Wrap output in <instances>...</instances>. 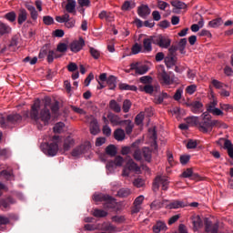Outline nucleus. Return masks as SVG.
<instances>
[{
	"label": "nucleus",
	"instance_id": "1",
	"mask_svg": "<svg viewBox=\"0 0 233 233\" xmlns=\"http://www.w3.org/2000/svg\"><path fill=\"white\" fill-rule=\"evenodd\" d=\"M39 110H41V100L36 99L31 106L30 117L35 121L38 128H43V127H46L50 123L51 115L50 110L46 107L40 111V115Z\"/></svg>",
	"mask_w": 233,
	"mask_h": 233
},
{
	"label": "nucleus",
	"instance_id": "2",
	"mask_svg": "<svg viewBox=\"0 0 233 233\" xmlns=\"http://www.w3.org/2000/svg\"><path fill=\"white\" fill-rule=\"evenodd\" d=\"M216 128H228V126L221 120L212 119V116L208 113L204 112L200 116V122L198 124V130L202 134H210L212 130Z\"/></svg>",
	"mask_w": 233,
	"mask_h": 233
},
{
	"label": "nucleus",
	"instance_id": "3",
	"mask_svg": "<svg viewBox=\"0 0 233 233\" xmlns=\"http://www.w3.org/2000/svg\"><path fill=\"white\" fill-rule=\"evenodd\" d=\"M59 145H61V137L59 136H54L50 142L46 144V147L43 149L44 154L54 157L57 156L59 152Z\"/></svg>",
	"mask_w": 233,
	"mask_h": 233
},
{
	"label": "nucleus",
	"instance_id": "4",
	"mask_svg": "<svg viewBox=\"0 0 233 233\" xmlns=\"http://www.w3.org/2000/svg\"><path fill=\"white\" fill-rule=\"evenodd\" d=\"M23 119V116L19 114H11L6 116V118L0 115V125L2 128H8L10 125H15V123H19Z\"/></svg>",
	"mask_w": 233,
	"mask_h": 233
},
{
	"label": "nucleus",
	"instance_id": "5",
	"mask_svg": "<svg viewBox=\"0 0 233 233\" xmlns=\"http://www.w3.org/2000/svg\"><path fill=\"white\" fill-rule=\"evenodd\" d=\"M47 56V62L54 63V59L61 57V55L57 54V51L50 49L48 46H44L38 55L39 59H45Z\"/></svg>",
	"mask_w": 233,
	"mask_h": 233
},
{
	"label": "nucleus",
	"instance_id": "6",
	"mask_svg": "<svg viewBox=\"0 0 233 233\" xmlns=\"http://www.w3.org/2000/svg\"><path fill=\"white\" fill-rule=\"evenodd\" d=\"M130 172L141 174V167H139L133 159H130L124 167L122 172L123 177H128V176H130Z\"/></svg>",
	"mask_w": 233,
	"mask_h": 233
},
{
	"label": "nucleus",
	"instance_id": "7",
	"mask_svg": "<svg viewBox=\"0 0 233 233\" xmlns=\"http://www.w3.org/2000/svg\"><path fill=\"white\" fill-rule=\"evenodd\" d=\"M168 177L164 176H158L155 178L153 182V190L154 192H157L159 190V186L161 185L162 190H168Z\"/></svg>",
	"mask_w": 233,
	"mask_h": 233
},
{
	"label": "nucleus",
	"instance_id": "8",
	"mask_svg": "<svg viewBox=\"0 0 233 233\" xmlns=\"http://www.w3.org/2000/svg\"><path fill=\"white\" fill-rule=\"evenodd\" d=\"M130 70H135L137 76H144L150 70V67L147 64L137 62L130 65Z\"/></svg>",
	"mask_w": 233,
	"mask_h": 233
},
{
	"label": "nucleus",
	"instance_id": "9",
	"mask_svg": "<svg viewBox=\"0 0 233 233\" xmlns=\"http://www.w3.org/2000/svg\"><path fill=\"white\" fill-rule=\"evenodd\" d=\"M154 45H157L160 48H168L172 45V40L168 36L158 35L155 36Z\"/></svg>",
	"mask_w": 233,
	"mask_h": 233
},
{
	"label": "nucleus",
	"instance_id": "10",
	"mask_svg": "<svg viewBox=\"0 0 233 233\" xmlns=\"http://www.w3.org/2000/svg\"><path fill=\"white\" fill-rule=\"evenodd\" d=\"M158 77L162 81L163 85H171L172 79L170 78V75L167 73L164 66H159L158 69Z\"/></svg>",
	"mask_w": 233,
	"mask_h": 233
},
{
	"label": "nucleus",
	"instance_id": "11",
	"mask_svg": "<svg viewBox=\"0 0 233 233\" xmlns=\"http://www.w3.org/2000/svg\"><path fill=\"white\" fill-rule=\"evenodd\" d=\"M185 207H188V203L184 202L183 200H175L172 202L167 200V203L166 204V208H167V210L185 208Z\"/></svg>",
	"mask_w": 233,
	"mask_h": 233
},
{
	"label": "nucleus",
	"instance_id": "12",
	"mask_svg": "<svg viewBox=\"0 0 233 233\" xmlns=\"http://www.w3.org/2000/svg\"><path fill=\"white\" fill-rule=\"evenodd\" d=\"M156 41V36H149L143 39L142 52L148 54L152 51V43Z\"/></svg>",
	"mask_w": 233,
	"mask_h": 233
},
{
	"label": "nucleus",
	"instance_id": "13",
	"mask_svg": "<svg viewBox=\"0 0 233 233\" xmlns=\"http://www.w3.org/2000/svg\"><path fill=\"white\" fill-rule=\"evenodd\" d=\"M123 163H125V159L121 156H117L115 158V161L107 162L106 168L112 172L116 167H123Z\"/></svg>",
	"mask_w": 233,
	"mask_h": 233
},
{
	"label": "nucleus",
	"instance_id": "14",
	"mask_svg": "<svg viewBox=\"0 0 233 233\" xmlns=\"http://www.w3.org/2000/svg\"><path fill=\"white\" fill-rule=\"evenodd\" d=\"M83 46H85V40H83V38H79L78 40H75L69 44L71 52H74L75 54L80 52V50L83 49Z\"/></svg>",
	"mask_w": 233,
	"mask_h": 233
},
{
	"label": "nucleus",
	"instance_id": "15",
	"mask_svg": "<svg viewBox=\"0 0 233 233\" xmlns=\"http://www.w3.org/2000/svg\"><path fill=\"white\" fill-rule=\"evenodd\" d=\"M89 130L92 136H97L99 134V124L97 123V119L94 118V116L89 117Z\"/></svg>",
	"mask_w": 233,
	"mask_h": 233
},
{
	"label": "nucleus",
	"instance_id": "16",
	"mask_svg": "<svg viewBox=\"0 0 233 233\" xmlns=\"http://www.w3.org/2000/svg\"><path fill=\"white\" fill-rule=\"evenodd\" d=\"M107 119H109L113 127L122 126L125 121V120H121V117H119V116L117 115H115L114 113H108Z\"/></svg>",
	"mask_w": 233,
	"mask_h": 233
},
{
	"label": "nucleus",
	"instance_id": "17",
	"mask_svg": "<svg viewBox=\"0 0 233 233\" xmlns=\"http://www.w3.org/2000/svg\"><path fill=\"white\" fill-rule=\"evenodd\" d=\"M205 228H206V232L208 233H218V230H219V224L218 223L212 224V221L206 219Z\"/></svg>",
	"mask_w": 233,
	"mask_h": 233
},
{
	"label": "nucleus",
	"instance_id": "18",
	"mask_svg": "<svg viewBox=\"0 0 233 233\" xmlns=\"http://www.w3.org/2000/svg\"><path fill=\"white\" fill-rule=\"evenodd\" d=\"M90 149V144L82 145L79 147H76L73 150L72 156L74 157H78V156H81V154H86L87 150Z\"/></svg>",
	"mask_w": 233,
	"mask_h": 233
},
{
	"label": "nucleus",
	"instance_id": "19",
	"mask_svg": "<svg viewBox=\"0 0 233 233\" xmlns=\"http://www.w3.org/2000/svg\"><path fill=\"white\" fill-rule=\"evenodd\" d=\"M150 12V7H148V5H142L137 8V14L139 17H142V19H147Z\"/></svg>",
	"mask_w": 233,
	"mask_h": 233
},
{
	"label": "nucleus",
	"instance_id": "20",
	"mask_svg": "<svg viewBox=\"0 0 233 233\" xmlns=\"http://www.w3.org/2000/svg\"><path fill=\"white\" fill-rule=\"evenodd\" d=\"M167 203H168V200L167 199H164L162 201L156 199L151 203L150 208L152 210H159V208H163V207L167 208Z\"/></svg>",
	"mask_w": 233,
	"mask_h": 233
},
{
	"label": "nucleus",
	"instance_id": "21",
	"mask_svg": "<svg viewBox=\"0 0 233 233\" xmlns=\"http://www.w3.org/2000/svg\"><path fill=\"white\" fill-rule=\"evenodd\" d=\"M167 223L164 221H157L155 226H153V232L159 233V232H167Z\"/></svg>",
	"mask_w": 233,
	"mask_h": 233
},
{
	"label": "nucleus",
	"instance_id": "22",
	"mask_svg": "<svg viewBox=\"0 0 233 233\" xmlns=\"http://www.w3.org/2000/svg\"><path fill=\"white\" fill-rule=\"evenodd\" d=\"M190 108H191V112H193V114H201V112H203V103L199 102V101H195L193 103H191L189 105Z\"/></svg>",
	"mask_w": 233,
	"mask_h": 233
},
{
	"label": "nucleus",
	"instance_id": "23",
	"mask_svg": "<svg viewBox=\"0 0 233 233\" xmlns=\"http://www.w3.org/2000/svg\"><path fill=\"white\" fill-rule=\"evenodd\" d=\"M191 220L194 230H199L203 227V221H201L199 215H193Z\"/></svg>",
	"mask_w": 233,
	"mask_h": 233
},
{
	"label": "nucleus",
	"instance_id": "24",
	"mask_svg": "<svg viewBox=\"0 0 233 233\" xmlns=\"http://www.w3.org/2000/svg\"><path fill=\"white\" fill-rule=\"evenodd\" d=\"M93 199L94 201H96V203L99 201H112V197L108 196V195H105L103 193H99V194H95L93 196Z\"/></svg>",
	"mask_w": 233,
	"mask_h": 233
},
{
	"label": "nucleus",
	"instance_id": "25",
	"mask_svg": "<svg viewBox=\"0 0 233 233\" xmlns=\"http://www.w3.org/2000/svg\"><path fill=\"white\" fill-rule=\"evenodd\" d=\"M186 121L190 127H197L199 128V122L201 121V118L198 116H188L187 117Z\"/></svg>",
	"mask_w": 233,
	"mask_h": 233
},
{
	"label": "nucleus",
	"instance_id": "26",
	"mask_svg": "<svg viewBox=\"0 0 233 233\" xmlns=\"http://www.w3.org/2000/svg\"><path fill=\"white\" fill-rule=\"evenodd\" d=\"M134 8H136V3H134V1H125L121 10H123V12H128Z\"/></svg>",
	"mask_w": 233,
	"mask_h": 233
},
{
	"label": "nucleus",
	"instance_id": "27",
	"mask_svg": "<svg viewBox=\"0 0 233 233\" xmlns=\"http://www.w3.org/2000/svg\"><path fill=\"white\" fill-rule=\"evenodd\" d=\"M28 18V13L25 9H20L18 13V25H23Z\"/></svg>",
	"mask_w": 233,
	"mask_h": 233
},
{
	"label": "nucleus",
	"instance_id": "28",
	"mask_svg": "<svg viewBox=\"0 0 233 233\" xmlns=\"http://www.w3.org/2000/svg\"><path fill=\"white\" fill-rule=\"evenodd\" d=\"M114 137L116 141H124L126 135L125 130L118 128L114 132Z\"/></svg>",
	"mask_w": 233,
	"mask_h": 233
},
{
	"label": "nucleus",
	"instance_id": "29",
	"mask_svg": "<svg viewBox=\"0 0 233 233\" xmlns=\"http://www.w3.org/2000/svg\"><path fill=\"white\" fill-rule=\"evenodd\" d=\"M76 0H67V4L66 5V10L68 14H74L76 12Z\"/></svg>",
	"mask_w": 233,
	"mask_h": 233
},
{
	"label": "nucleus",
	"instance_id": "30",
	"mask_svg": "<svg viewBox=\"0 0 233 233\" xmlns=\"http://www.w3.org/2000/svg\"><path fill=\"white\" fill-rule=\"evenodd\" d=\"M221 25H223L222 18H215L208 22V26H210V28H219Z\"/></svg>",
	"mask_w": 233,
	"mask_h": 233
},
{
	"label": "nucleus",
	"instance_id": "31",
	"mask_svg": "<svg viewBox=\"0 0 233 233\" xmlns=\"http://www.w3.org/2000/svg\"><path fill=\"white\" fill-rule=\"evenodd\" d=\"M109 108L116 114H119V112H121V106L116 100H111L109 102Z\"/></svg>",
	"mask_w": 233,
	"mask_h": 233
},
{
	"label": "nucleus",
	"instance_id": "32",
	"mask_svg": "<svg viewBox=\"0 0 233 233\" xmlns=\"http://www.w3.org/2000/svg\"><path fill=\"white\" fill-rule=\"evenodd\" d=\"M118 88H120V90H130L131 92H136L137 90V86H130L127 83H120Z\"/></svg>",
	"mask_w": 233,
	"mask_h": 233
},
{
	"label": "nucleus",
	"instance_id": "33",
	"mask_svg": "<svg viewBox=\"0 0 233 233\" xmlns=\"http://www.w3.org/2000/svg\"><path fill=\"white\" fill-rule=\"evenodd\" d=\"M99 19H106V21H112L114 19V15L110 12L102 11L98 15Z\"/></svg>",
	"mask_w": 233,
	"mask_h": 233
},
{
	"label": "nucleus",
	"instance_id": "34",
	"mask_svg": "<svg viewBox=\"0 0 233 233\" xmlns=\"http://www.w3.org/2000/svg\"><path fill=\"white\" fill-rule=\"evenodd\" d=\"M165 65L167 68H172V66H176V57L174 56H166L164 58Z\"/></svg>",
	"mask_w": 233,
	"mask_h": 233
},
{
	"label": "nucleus",
	"instance_id": "35",
	"mask_svg": "<svg viewBox=\"0 0 233 233\" xmlns=\"http://www.w3.org/2000/svg\"><path fill=\"white\" fill-rule=\"evenodd\" d=\"M106 153L107 154V156L114 157V156L117 154V148L114 145H109L106 147Z\"/></svg>",
	"mask_w": 233,
	"mask_h": 233
},
{
	"label": "nucleus",
	"instance_id": "36",
	"mask_svg": "<svg viewBox=\"0 0 233 233\" xmlns=\"http://www.w3.org/2000/svg\"><path fill=\"white\" fill-rule=\"evenodd\" d=\"M26 8L30 13L33 21H36L37 17L39 16V14H37V10H35V7L34 5H27Z\"/></svg>",
	"mask_w": 233,
	"mask_h": 233
},
{
	"label": "nucleus",
	"instance_id": "37",
	"mask_svg": "<svg viewBox=\"0 0 233 233\" xmlns=\"http://www.w3.org/2000/svg\"><path fill=\"white\" fill-rule=\"evenodd\" d=\"M10 32H12L11 26L5 24L0 23V35H5V34H10Z\"/></svg>",
	"mask_w": 233,
	"mask_h": 233
},
{
	"label": "nucleus",
	"instance_id": "38",
	"mask_svg": "<svg viewBox=\"0 0 233 233\" xmlns=\"http://www.w3.org/2000/svg\"><path fill=\"white\" fill-rule=\"evenodd\" d=\"M171 5L172 6H174V8H177L178 10H185V8H187V4L179 0H175L171 2Z\"/></svg>",
	"mask_w": 233,
	"mask_h": 233
},
{
	"label": "nucleus",
	"instance_id": "39",
	"mask_svg": "<svg viewBox=\"0 0 233 233\" xmlns=\"http://www.w3.org/2000/svg\"><path fill=\"white\" fill-rule=\"evenodd\" d=\"M71 147H74V139L70 137H67L64 142V149L70 150Z\"/></svg>",
	"mask_w": 233,
	"mask_h": 233
},
{
	"label": "nucleus",
	"instance_id": "40",
	"mask_svg": "<svg viewBox=\"0 0 233 233\" xmlns=\"http://www.w3.org/2000/svg\"><path fill=\"white\" fill-rule=\"evenodd\" d=\"M143 156L145 157V160L150 163V159H152V151H150V148L144 147L143 148Z\"/></svg>",
	"mask_w": 233,
	"mask_h": 233
},
{
	"label": "nucleus",
	"instance_id": "41",
	"mask_svg": "<svg viewBox=\"0 0 233 233\" xmlns=\"http://www.w3.org/2000/svg\"><path fill=\"white\" fill-rule=\"evenodd\" d=\"M148 136L150 139H152L155 142V146L157 147V144L156 143V140L157 139V133L156 132V127L149 128Z\"/></svg>",
	"mask_w": 233,
	"mask_h": 233
},
{
	"label": "nucleus",
	"instance_id": "42",
	"mask_svg": "<svg viewBox=\"0 0 233 233\" xmlns=\"http://www.w3.org/2000/svg\"><path fill=\"white\" fill-rule=\"evenodd\" d=\"M65 130V123L63 122H58L55 125L54 127V132L56 134H61Z\"/></svg>",
	"mask_w": 233,
	"mask_h": 233
},
{
	"label": "nucleus",
	"instance_id": "43",
	"mask_svg": "<svg viewBox=\"0 0 233 233\" xmlns=\"http://www.w3.org/2000/svg\"><path fill=\"white\" fill-rule=\"evenodd\" d=\"M93 216H95V218H106V216H108V213L103 209H95L93 212Z\"/></svg>",
	"mask_w": 233,
	"mask_h": 233
},
{
	"label": "nucleus",
	"instance_id": "44",
	"mask_svg": "<svg viewBox=\"0 0 233 233\" xmlns=\"http://www.w3.org/2000/svg\"><path fill=\"white\" fill-rule=\"evenodd\" d=\"M123 125H127L126 133L132 134V130L134 129V124L130 120H124Z\"/></svg>",
	"mask_w": 233,
	"mask_h": 233
},
{
	"label": "nucleus",
	"instance_id": "45",
	"mask_svg": "<svg viewBox=\"0 0 233 233\" xmlns=\"http://www.w3.org/2000/svg\"><path fill=\"white\" fill-rule=\"evenodd\" d=\"M106 83L109 86V90H114V88H116V76H110L107 78Z\"/></svg>",
	"mask_w": 233,
	"mask_h": 233
},
{
	"label": "nucleus",
	"instance_id": "46",
	"mask_svg": "<svg viewBox=\"0 0 233 233\" xmlns=\"http://www.w3.org/2000/svg\"><path fill=\"white\" fill-rule=\"evenodd\" d=\"M131 194V191L129 188H121L118 192H117V196L119 198H128V196Z\"/></svg>",
	"mask_w": 233,
	"mask_h": 233
},
{
	"label": "nucleus",
	"instance_id": "47",
	"mask_svg": "<svg viewBox=\"0 0 233 233\" xmlns=\"http://www.w3.org/2000/svg\"><path fill=\"white\" fill-rule=\"evenodd\" d=\"M133 157L136 161H141V159H143V153L141 152V149L137 148L134 151Z\"/></svg>",
	"mask_w": 233,
	"mask_h": 233
},
{
	"label": "nucleus",
	"instance_id": "48",
	"mask_svg": "<svg viewBox=\"0 0 233 233\" xmlns=\"http://www.w3.org/2000/svg\"><path fill=\"white\" fill-rule=\"evenodd\" d=\"M145 119V113L144 112H140L135 118V123L137 125H143V121Z\"/></svg>",
	"mask_w": 233,
	"mask_h": 233
},
{
	"label": "nucleus",
	"instance_id": "49",
	"mask_svg": "<svg viewBox=\"0 0 233 233\" xmlns=\"http://www.w3.org/2000/svg\"><path fill=\"white\" fill-rule=\"evenodd\" d=\"M68 19H70V15L68 14H65L64 15L62 16H56V21L57 23H66V21H68Z\"/></svg>",
	"mask_w": 233,
	"mask_h": 233
},
{
	"label": "nucleus",
	"instance_id": "50",
	"mask_svg": "<svg viewBox=\"0 0 233 233\" xmlns=\"http://www.w3.org/2000/svg\"><path fill=\"white\" fill-rule=\"evenodd\" d=\"M196 90H198V86H196L195 84L187 86L186 88V92L189 96H192V94H194Z\"/></svg>",
	"mask_w": 233,
	"mask_h": 233
},
{
	"label": "nucleus",
	"instance_id": "51",
	"mask_svg": "<svg viewBox=\"0 0 233 233\" xmlns=\"http://www.w3.org/2000/svg\"><path fill=\"white\" fill-rule=\"evenodd\" d=\"M133 185L137 187V188H141V187H145V180H143V178H136Z\"/></svg>",
	"mask_w": 233,
	"mask_h": 233
},
{
	"label": "nucleus",
	"instance_id": "52",
	"mask_svg": "<svg viewBox=\"0 0 233 233\" xmlns=\"http://www.w3.org/2000/svg\"><path fill=\"white\" fill-rule=\"evenodd\" d=\"M132 106V102L130 100H125L123 103V111L125 114L130 111V107Z\"/></svg>",
	"mask_w": 233,
	"mask_h": 233
},
{
	"label": "nucleus",
	"instance_id": "53",
	"mask_svg": "<svg viewBox=\"0 0 233 233\" xmlns=\"http://www.w3.org/2000/svg\"><path fill=\"white\" fill-rule=\"evenodd\" d=\"M5 19H7V21H10V23H14V21H15V12H9L7 14H5Z\"/></svg>",
	"mask_w": 233,
	"mask_h": 233
},
{
	"label": "nucleus",
	"instance_id": "54",
	"mask_svg": "<svg viewBox=\"0 0 233 233\" xmlns=\"http://www.w3.org/2000/svg\"><path fill=\"white\" fill-rule=\"evenodd\" d=\"M139 52H143V46L139 44H135L132 47V54L137 55L139 54Z\"/></svg>",
	"mask_w": 233,
	"mask_h": 233
},
{
	"label": "nucleus",
	"instance_id": "55",
	"mask_svg": "<svg viewBox=\"0 0 233 233\" xmlns=\"http://www.w3.org/2000/svg\"><path fill=\"white\" fill-rule=\"evenodd\" d=\"M104 230H106L108 233H114V232H117V229H116V227L112 224H106L104 227Z\"/></svg>",
	"mask_w": 233,
	"mask_h": 233
},
{
	"label": "nucleus",
	"instance_id": "56",
	"mask_svg": "<svg viewBox=\"0 0 233 233\" xmlns=\"http://www.w3.org/2000/svg\"><path fill=\"white\" fill-rule=\"evenodd\" d=\"M65 26L66 28H74L76 26V19L74 18H68V20H66Z\"/></svg>",
	"mask_w": 233,
	"mask_h": 233
},
{
	"label": "nucleus",
	"instance_id": "57",
	"mask_svg": "<svg viewBox=\"0 0 233 233\" xmlns=\"http://www.w3.org/2000/svg\"><path fill=\"white\" fill-rule=\"evenodd\" d=\"M186 46H187V38H182L178 43V48L181 54H183V52L185 51Z\"/></svg>",
	"mask_w": 233,
	"mask_h": 233
},
{
	"label": "nucleus",
	"instance_id": "58",
	"mask_svg": "<svg viewBox=\"0 0 233 233\" xmlns=\"http://www.w3.org/2000/svg\"><path fill=\"white\" fill-rule=\"evenodd\" d=\"M182 96H183V88L180 87V88L177 89L173 97H174L175 101H179V99H181Z\"/></svg>",
	"mask_w": 233,
	"mask_h": 233
},
{
	"label": "nucleus",
	"instance_id": "59",
	"mask_svg": "<svg viewBox=\"0 0 233 233\" xmlns=\"http://www.w3.org/2000/svg\"><path fill=\"white\" fill-rule=\"evenodd\" d=\"M90 54L94 59H99V56H101V53H99V51L94 47L90 48Z\"/></svg>",
	"mask_w": 233,
	"mask_h": 233
},
{
	"label": "nucleus",
	"instance_id": "60",
	"mask_svg": "<svg viewBox=\"0 0 233 233\" xmlns=\"http://www.w3.org/2000/svg\"><path fill=\"white\" fill-rule=\"evenodd\" d=\"M0 176H3V177L8 180V179H12L13 173L12 171L3 170L1 171Z\"/></svg>",
	"mask_w": 233,
	"mask_h": 233
},
{
	"label": "nucleus",
	"instance_id": "61",
	"mask_svg": "<svg viewBox=\"0 0 233 233\" xmlns=\"http://www.w3.org/2000/svg\"><path fill=\"white\" fill-rule=\"evenodd\" d=\"M140 83H143L144 85H148V84L152 83V78L150 76H141Z\"/></svg>",
	"mask_w": 233,
	"mask_h": 233
},
{
	"label": "nucleus",
	"instance_id": "62",
	"mask_svg": "<svg viewBox=\"0 0 233 233\" xmlns=\"http://www.w3.org/2000/svg\"><path fill=\"white\" fill-rule=\"evenodd\" d=\"M57 52H66V50H68V46H66V44L65 43H61L58 44L57 47H56Z\"/></svg>",
	"mask_w": 233,
	"mask_h": 233
},
{
	"label": "nucleus",
	"instance_id": "63",
	"mask_svg": "<svg viewBox=\"0 0 233 233\" xmlns=\"http://www.w3.org/2000/svg\"><path fill=\"white\" fill-rule=\"evenodd\" d=\"M43 22L47 25H54V18L50 15H46L43 17Z\"/></svg>",
	"mask_w": 233,
	"mask_h": 233
},
{
	"label": "nucleus",
	"instance_id": "64",
	"mask_svg": "<svg viewBox=\"0 0 233 233\" xmlns=\"http://www.w3.org/2000/svg\"><path fill=\"white\" fill-rule=\"evenodd\" d=\"M192 174H194L192 168H187L182 173L181 177H192Z\"/></svg>",
	"mask_w": 233,
	"mask_h": 233
}]
</instances>
